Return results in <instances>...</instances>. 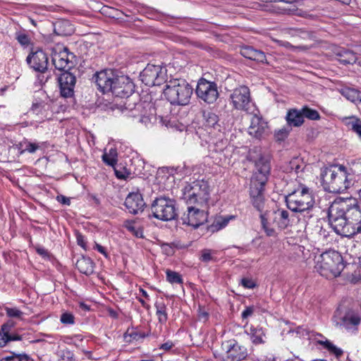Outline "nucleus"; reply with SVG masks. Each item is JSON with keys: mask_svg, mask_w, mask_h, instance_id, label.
I'll return each mask as SVG.
<instances>
[{"mask_svg": "<svg viewBox=\"0 0 361 361\" xmlns=\"http://www.w3.org/2000/svg\"><path fill=\"white\" fill-rule=\"evenodd\" d=\"M329 221L338 235L352 238L361 233V208L355 199H350L341 208L336 204L329 209Z\"/></svg>", "mask_w": 361, "mask_h": 361, "instance_id": "obj_1", "label": "nucleus"}, {"mask_svg": "<svg viewBox=\"0 0 361 361\" xmlns=\"http://www.w3.org/2000/svg\"><path fill=\"white\" fill-rule=\"evenodd\" d=\"M93 78L102 93L111 92L116 97L126 100L134 92L135 85L128 76L117 75L111 69L97 72Z\"/></svg>", "mask_w": 361, "mask_h": 361, "instance_id": "obj_2", "label": "nucleus"}, {"mask_svg": "<svg viewBox=\"0 0 361 361\" xmlns=\"http://www.w3.org/2000/svg\"><path fill=\"white\" fill-rule=\"evenodd\" d=\"M320 178L324 189L333 193L343 192L353 185L352 175L342 165L322 169Z\"/></svg>", "mask_w": 361, "mask_h": 361, "instance_id": "obj_3", "label": "nucleus"}, {"mask_svg": "<svg viewBox=\"0 0 361 361\" xmlns=\"http://www.w3.org/2000/svg\"><path fill=\"white\" fill-rule=\"evenodd\" d=\"M192 92V86L183 79L169 80L164 90L166 99L171 104L180 106L189 104Z\"/></svg>", "mask_w": 361, "mask_h": 361, "instance_id": "obj_4", "label": "nucleus"}, {"mask_svg": "<svg viewBox=\"0 0 361 361\" xmlns=\"http://www.w3.org/2000/svg\"><path fill=\"white\" fill-rule=\"evenodd\" d=\"M344 267L341 254L335 250H329L319 255L315 269L321 276L333 279L341 274Z\"/></svg>", "mask_w": 361, "mask_h": 361, "instance_id": "obj_5", "label": "nucleus"}, {"mask_svg": "<svg viewBox=\"0 0 361 361\" xmlns=\"http://www.w3.org/2000/svg\"><path fill=\"white\" fill-rule=\"evenodd\" d=\"M182 191V199L186 205L208 209L210 192L207 183L202 180L195 181L186 185Z\"/></svg>", "mask_w": 361, "mask_h": 361, "instance_id": "obj_6", "label": "nucleus"}, {"mask_svg": "<svg viewBox=\"0 0 361 361\" xmlns=\"http://www.w3.org/2000/svg\"><path fill=\"white\" fill-rule=\"evenodd\" d=\"M249 157L255 164L250 185L259 188L264 187L270 176V156L262 153L259 149L255 148L250 152Z\"/></svg>", "mask_w": 361, "mask_h": 361, "instance_id": "obj_7", "label": "nucleus"}, {"mask_svg": "<svg viewBox=\"0 0 361 361\" xmlns=\"http://www.w3.org/2000/svg\"><path fill=\"white\" fill-rule=\"evenodd\" d=\"M262 228L267 236L276 237L277 233L271 224L275 225L278 229L284 230L290 225V215L287 210L278 209L268 212L260 215Z\"/></svg>", "mask_w": 361, "mask_h": 361, "instance_id": "obj_8", "label": "nucleus"}, {"mask_svg": "<svg viewBox=\"0 0 361 361\" xmlns=\"http://www.w3.org/2000/svg\"><path fill=\"white\" fill-rule=\"evenodd\" d=\"M288 208L295 212H302L313 207L314 197L310 190L300 185L290 193L286 195Z\"/></svg>", "mask_w": 361, "mask_h": 361, "instance_id": "obj_9", "label": "nucleus"}, {"mask_svg": "<svg viewBox=\"0 0 361 361\" xmlns=\"http://www.w3.org/2000/svg\"><path fill=\"white\" fill-rule=\"evenodd\" d=\"M337 327L345 330L348 333L355 334L361 323L360 313L354 309L338 307L334 316Z\"/></svg>", "mask_w": 361, "mask_h": 361, "instance_id": "obj_10", "label": "nucleus"}, {"mask_svg": "<svg viewBox=\"0 0 361 361\" xmlns=\"http://www.w3.org/2000/svg\"><path fill=\"white\" fill-rule=\"evenodd\" d=\"M152 216L157 219L169 221L178 216L176 202L166 196L157 197L151 204Z\"/></svg>", "mask_w": 361, "mask_h": 361, "instance_id": "obj_11", "label": "nucleus"}, {"mask_svg": "<svg viewBox=\"0 0 361 361\" xmlns=\"http://www.w3.org/2000/svg\"><path fill=\"white\" fill-rule=\"evenodd\" d=\"M229 99L233 107L237 110L244 111L247 114L258 111L255 104L252 102L250 89L245 85L235 88L230 94Z\"/></svg>", "mask_w": 361, "mask_h": 361, "instance_id": "obj_12", "label": "nucleus"}, {"mask_svg": "<svg viewBox=\"0 0 361 361\" xmlns=\"http://www.w3.org/2000/svg\"><path fill=\"white\" fill-rule=\"evenodd\" d=\"M207 208L187 205V210L183 214L181 220L183 224L196 228L207 222Z\"/></svg>", "mask_w": 361, "mask_h": 361, "instance_id": "obj_13", "label": "nucleus"}, {"mask_svg": "<svg viewBox=\"0 0 361 361\" xmlns=\"http://www.w3.org/2000/svg\"><path fill=\"white\" fill-rule=\"evenodd\" d=\"M197 97L207 104H213L219 97L217 85L214 82H210L201 78L197 85Z\"/></svg>", "mask_w": 361, "mask_h": 361, "instance_id": "obj_14", "label": "nucleus"}, {"mask_svg": "<svg viewBox=\"0 0 361 361\" xmlns=\"http://www.w3.org/2000/svg\"><path fill=\"white\" fill-rule=\"evenodd\" d=\"M165 73L160 66L147 64L140 73V80L147 86L160 85L165 80Z\"/></svg>", "mask_w": 361, "mask_h": 361, "instance_id": "obj_15", "label": "nucleus"}, {"mask_svg": "<svg viewBox=\"0 0 361 361\" xmlns=\"http://www.w3.org/2000/svg\"><path fill=\"white\" fill-rule=\"evenodd\" d=\"M73 54L66 47L56 46L52 49L51 61L55 68L59 71L70 69L73 66Z\"/></svg>", "mask_w": 361, "mask_h": 361, "instance_id": "obj_16", "label": "nucleus"}, {"mask_svg": "<svg viewBox=\"0 0 361 361\" xmlns=\"http://www.w3.org/2000/svg\"><path fill=\"white\" fill-rule=\"evenodd\" d=\"M30 68L35 71L44 73L49 63L48 56L42 49L32 50L26 59Z\"/></svg>", "mask_w": 361, "mask_h": 361, "instance_id": "obj_17", "label": "nucleus"}, {"mask_svg": "<svg viewBox=\"0 0 361 361\" xmlns=\"http://www.w3.org/2000/svg\"><path fill=\"white\" fill-rule=\"evenodd\" d=\"M61 96L63 98H71L74 95V87L76 82L75 76L69 71H64L58 78Z\"/></svg>", "mask_w": 361, "mask_h": 361, "instance_id": "obj_18", "label": "nucleus"}, {"mask_svg": "<svg viewBox=\"0 0 361 361\" xmlns=\"http://www.w3.org/2000/svg\"><path fill=\"white\" fill-rule=\"evenodd\" d=\"M66 109V106L61 104V102L59 99L50 101V103L35 100L31 107V111L34 114L41 115H44L46 111L49 110L53 113H59L64 111Z\"/></svg>", "mask_w": 361, "mask_h": 361, "instance_id": "obj_19", "label": "nucleus"}, {"mask_svg": "<svg viewBox=\"0 0 361 361\" xmlns=\"http://www.w3.org/2000/svg\"><path fill=\"white\" fill-rule=\"evenodd\" d=\"M142 109V104L130 102V99L115 101L113 109L119 110L126 116L138 118L140 116V111Z\"/></svg>", "mask_w": 361, "mask_h": 361, "instance_id": "obj_20", "label": "nucleus"}, {"mask_svg": "<svg viewBox=\"0 0 361 361\" xmlns=\"http://www.w3.org/2000/svg\"><path fill=\"white\" fill-rule=\"evenodd\" d=\"M258 113L259 111H255L253 114H250L252 116L251 118L250 126L248 128V133L250 135L256 138H261L266 135L268 124L260 116L258 115Z\"/></svg>", "mask_w": 361, "mask_h": 361, "instance_id": "obj_21", "label": "nucleus"}, {"mask_svg": "<svg viewBox=\"0 0 361 361\" xmlns=\"http://www.w3.org/2000/svg\"><path fill=\"white\" fill-rule=\"evenodd\" d=\"M125 206L130 213L136 214L143 211L145 202L140 192H131L126 198Z\"/></svg>", "mask_w": 361, "mask_h": 361, "instance_id": "obj_22", "label": "nucleus"}, {"mask_svg": "<svg viewBox=\"0 0 361 361\" xmlns=\"http://www.w3.org/2000/svg\"><path fill=\"white\" fill-rule=\"evenodd\" d=\"M13 326L14 322L13 321H8L1 326L0 329V348L4 347L10 341L21 339L20 336L10 334Z\"/></svg>", "mask_w": 361, "mask_h": 361, "instance_id": "obj_23", "label": "nucleus"}, {"mask_svg": "<svg viewBox=\"0 0 361 361\" xmlns=\"http://www.w3.org/2000/svg\"><path fill=\"white\" fill-rule=\"evenodd\" d=\"M240 54L248 59L255 61L259 63H267V58L264 52L256 49L252 47L244 46L240 48Z\"/></svg>", "mask_w": 361, "mask_h": 361, "instance_id": "obj_24", "label": "nucleus"}, {"mask_svg": "<svg viewBox=\"0 0 361 361\" xmlns=\"http://www.w3.org/2000/svg\"><path fill=\"white\" fill-rule=\"evenodd\" d=\"M264 187L259 188L257 185H250V194L253 206L260 211L264 206Z\"/></svg>", "mask_w": 361, "mask_h": 361, "instance_id": "obj_25", "label": "nucleus"}, {"mask_svg": "<svg viewBox=\"0 0 361 361\" xmlns=\"http://www.w3.org/2000/svg\"><path fill=\"white\" fill-rule=\"evenodd\" d=\"M286 120L287 125L291 128L292 127L301 126L304 123L300 110L296 109H291L288 111Z\"/></svg>", "mask_w": 361, "mask_h": 361, "instance_id": "obj_26", "label": "nucleus"}, {"mask_svg": "<svg viewBox=\"0 0 361 361\" xmlns=\"http://www.w3.org/2000/svg\"><path fill=\"white\" fill-rule=\"evenodd\" d=\"M247 356V349L245 346L234 344L228 351L227 357L231 361H241Z\"/></svg>", "mask_w": 361, "mask_h": 361, "instance_id": "obj_27", "label": "nucleus"}, {"mask_svg": "<svg viewBox=\"0 0 361 361\" xmlns=\"http://www.w3.org/2000/svg\"><path fill=\"white\" fill-rule=\"evenodd\" d=\"M75 266L80 273L87 276L94 272V263L90 257H81L77 260Z\"/></svg>", "mask_w": 361, "mask_h": 361, "instance_id": "obj_28", "label": "nucleus"}, {"mask_svg": "<svg viewBox=\"0 0 361 361\" xmlns=\"http://www.w3.org/2000/svg\"><path fill=\"white\" fill-rule=\"evenodd\" d=\"M251 341L255 345L264 344L266 343V331L262 327L251 326L250 333Z\"/></svg>", "mask_w": 361, "mask_h": 361, "instance_id": "obj_29", "label": "nucleus"}, {"mask_svg": "<svg viewBox=\"0 0 361 361\" xmlns=\"http://www.w3.org/2000/svg\"><path fill=\"white\" fill-rule=\"evenodd\" d=\"M340 93L348 100L354 104H361V91L349 87L340 89Z\"/></svg>", "mask_w": 361, "mask_h": 361, "instance_id": "obj_30", "label": "nucleus"}, {"mask_svg": "<svg viewBox=\"0 0 361 361\" xmlns=\"http://www.w3.org/2000/svg\"><path fill=\"white\" fill-rule=\"evenodd\" d=\"M343 123L355 133L361 140V119L357 116H346L342 118Z\"/></svg>", "mask_w": 361, "mask_h": 361, "instance_id": "obj_31", "label": "nucleus"}, {"mask_svg": "<svg viewBox=\"0 0 361 361\" xmlns=\"http://www.w3.org/2000/svg\"><path fill=\"white\" fill-rule=\"evenodd\" d=\"M54 32L58 35H70L73 32V27L68 20H59L54 23Z\"/></svg>", "mask_w": 361, "mask_h": 361, "instance_id": "obj_32", "label": "nucleus"}, {"mask_svg": "<svg viewBox=\"0 0 361 361\" xmlns=\"http://www.w3.org/2000/svg\"><path fill=\"white\" fill-rule=\"evenodd\" d=\"M336 55L338 61L344 65L354 64L357 60L356 54L348 49H342L339 51Z\"/></svg>", "mask_w": 361, "mask_h": 361, "instance_id": "obj_33", "label": "nucleus"}, {"mask_svg": "<svg viewBox=\"0 0 361 361\" xmlns=\"http://www.w3.org/2000/svg\"><path fill=\"white\" fill-rule=\"evenodd\" d=\"M147 336V334L137 329H128L124 334V338L127 342H133L140 341Z\"/></svg>", "mask_w": 361, "mask_h": 361, "instance_id": "obj_34", "label": "nucleus"}, {"mask_svg": "<svg viewBox=\"0 0 361 361\" xmlns=\"http://www.w3.org/2000/svg\"><path fill=\"white\" fill-rule=\"evenodd\" d=\"M203 125L206 128H216L219 126L218 125L219 118L218 116L212 111H204L202 114Z\"/></svg>", "mask_w": 361, "mask_h": 361, "instance_id": "obj_35", "label": "nucleus"}, {"mask_svg": "<svg viewBox=\"0 0 361 361\" xmlns=\"http://www.w3.org/2000/svg\"><path fill=\"white\" fill-rule=\"evenodd\" d=\"M156 315L159 323L164 324L168 319L167 308L162 300L155 302Z\"/></svg>", "mask_w": 361, "mask_h": 361, "instance_id": "obj_36", "label": "nucleus"}, {"mask_svg": "<svg viewBox=\"0 0 361 361\" xmlns=\"http://www.w3.org/2000/svg\"><path fill=\"white\" fill-rule=\"evenodd\" d=\"M117 151L116 149L111 148L108 153L102 155V160L109 166H114L117 162Z\"/></svg>", "mask_w": 361, "mask_h": 361, "instance_id": "obj_37", "label": "nucleus"}, {"mask_svg": "<svg viewBox=\"0 0 361 361\" xmlns=\"http://www.w3.org/2000/svg\"><path fill=\"white\" fill-rule=\"evenodd\" d=\"M300 111L303 118H307L312 121H317L320 118V115L319 112L315 109L308 107L307 106H303L300 109Z\"/></svg>", "mask_w": 361, "mask_h": 361, "instance_id": "obj_38", "label": "nucleus"}, {"mask_svg": "<svg viewBox=\"0 0 361 361\" xmlns=\"http://www.w3.org/2000/svg\"><path fill=\"white\" fill-rule=\"evenodd\" d=\"M20 147L22 149V152H27L29 153H35L39 149V145L35 142L24 140L20 142Z\"/></svg>", "mask_w": 361, "mask_h": 361, "instance_id": "obj_39", "label": "nucleus"}, {"mask_svg": "<svg viewBox=\"0 0 361 361\" xmlns=\"http://www.w3.org/2000/svg\"><path fill=\"white\" fill-rule=\"evenodd\" d=\"M226 140H219L216 142L212 140L209 142L208 148L209 151H212L214 152H222L224 149L226 147Z\"/></svg>", "mask_w": 361, "mask_h": 361, "instance_id": "obj_40", "label": "nucleus"}, {"mask_svg": "<svg viewBox=\"0 0 361 361\" xmlns=\"http://www.w3.org/2000/svg\"><path fill=\"white\" fill-rule=\"evenodd\" d=\"M319 343L324 346L329 352L334 354L337 357L343 355V350L341 348H337L332 343L329 341H319Z\"/></svg>", "mask_w": 361, "mask_h": 361, "instance_id": "obj_41", "label": "nucleus"}, {"mask_svg": "<svg viewBox=\"0 0 361 361\" xmlns=\"http://www.w3.org/2000/svg\"><path fill=\"white\" fill-rule=\"evenodd\" d=\"M166 274V279L169 283L178 284L183 283V279L178 273L171 270H167Z\"/></svg>", "mask_w": 361, "mask_h": 361, "instance_id": "obj_42", "label": "nucleus"}, {"mask_svg": "<svg viewBox=\"0 0 361 361\" xmlns=\"http://www.w3.org/2000/svg\"><path fill=\"white\" fill-rule=\"evenodd\" d=\"M283 13L288 15H293L297 16H300L305 18H309L312 16V15L309 14L306 11H303L295 8H288L283 9Z\"/></svg>", "mask_w": 361, "mask_h": 361, "instance_id": "obj_43", "label": "nucleus"}, {"mask_svg": "<svg viewBox=\"0 0 361 361\" xmlns=\"http://www.w3.org/2000/svg\"><path fill=\"white\" fill-rule=\"evenodd\" d=\"M291 130L292 128L287 125L281 129L276 131L275 137L279 141L284 140L288 137Z\"/></svg>", "mask_w": 361, "mask_h": 361, "instance_id": "obj_44", "label": "nucleus"}, {"mask_svg": "<svg viewBox=\"0 0 361 361\" xmlns=\"http://www.w3.org/2000/svg\"><path fill=\"white\" fill-rule=\"evenodd\" d=\"M15 38L22 46H27L30 43L29 36L24 32H16Z\"/></svg>", "mask_w": 361, "mask_h": 361, "instance_id": "obj_45", "label": "nucleus"}, {"mask_svg": "<svg viewBox=\"0 0 361 361\" xmlns=\"http://www.w3.org/2000/svg\"><path fill=\"white\" fill-rule=\"evenodd\" d=\"M274 41L277 42L279 46L284 47L291 49V50H295V49L307 50L308 49V47L306 46L295 47V46L292 45L290 42H286V41H281V40H278V39H274Z\"/></svg>", "mask_w": 361, "mask_h": 361, "instance_id": "obj_46", "label": "nucleus"}, {"mask_svg": "<svg viewBox=\"0 0 361 361\" xmlns=\"http://www.w3.org/2000/svg\"><path fill=\"white\" fill-rule=\"evenodd\" d=\"M4 310L9 317L21 318L23 314V312L17 308L6 307Z\"/></svg>", "mask_w": 361, "mask_h": 361, "instance_id": "obj_47", "label": "nucleus"}, {"mask_svg": "<svg viewBox=\"0 0 361 361\" xmlns=\"http://www.w3.org/2000/svg\"><path fill=\"white\" fill-rule=\"evenodd\" d=\"M61 322L64 324H73L75 322V318L72 314L65 312L61 316Z\"/></svg>", "mask_w": 361, "mask_h": 361, "instance_id": "obj_48", "label": "nucleus"}, {"mask_svg": "<svg viewBox=\"0 0 361 361\" xmlns=\"http://www.w3.org/2000/svg\"><path fill=\"white\" fill-rule=\"evenodd\" d=\"M1 361H32L27 355H18L3 359Z\"/></svg>", "mask_w": 361, "mask_h": 361, "instance_id": "obj_49", "label": "nucleus"}, {"mask_svg": "<svg viewBox=\"0 0 361 361\" xmlns=\"http://www.w3.org/2000/svg\"><path fill=\"white\" fill-rule=\"evenodd\" d=\"M127 228L129 231L133 233L137 238H143V230L140 227H136L135 226L130 224L127 226Z\"/></svg>", "mask_w": 361, "mask_h": 361, "instance_id": "obj_50", "label": "nucleus"}, {"mask_svg": "<svg viewBox=\"0 0 361 361\" xmlns=\"http://www.w3.org/2000/svg\"><path fill=\"white\" fill-rule=\"evenodd\" d=\"M200 259L203 262H209L213 260L212 251L210 250L204 249L202 251V255Z\"/></svg>", "mask_w": 361, "mask_h": 361, "instance_id": "obj_51", "label": "nucleus"}, {"mask_svg": "<svg viewBox=\"0 0 361 361\" xmlns=\"http://www.w3.org/2000/svg\"><path fill=\"white\" fill-rule=\"evenodd\" d=\"M241 284L247 288H253L255 287L256 284L255 283L250 279L247 278H243L241 280Z\"/></svg>", "mask_w": 361, "mask_h": 361, "instance_id": "obj_52", "label": "nucleus"}, {"mask_svg": "<svg viewBox=\"0 0 361 361\" xmlns=\"http://www.w3.org/2000/svg\"><path fill=\"white\" fill-rule=\"evenodd\" d=\"M62 359L64 361H73L74 360V355H73V353L68 350H63L62 352Z\"/></svg>", "mask_w": 361, "mask_h": 361, "instance_id": "obj_53", "label": "nucleus"}, {"mask_svg": "<svg viewBox=\"0 0 361 361\" xmlns=\"http://www.w3.org/2000/svg\"><path fill=\"white\" fill-rule=\"evenodd\" d=\"M114 171L116 176L119 179L126 180L129 176V173L126 171H120L116 169H115Z\"/></svg>", "mask_w": 361, "mask_h": 361, "instance_id": "obj_54", "label": "nucleus"}, {"mask_svg": "<svg viewBox=\"0 0 361 361\" xmlns=\"http://www.w3.org/2000/svg\"><path fill=\"white\" fill-rule=\"evenodd\" d=\"M254 312L253 307H247L245 310L242 312V318L247 319L248 317L251 316Z\"/></svg>", "mask_w": 361, "mask_h": 361, "instance_id": "obj_55", "label": "nucleus"}, {"mask_svg": "<svg viewBox=\"0 0 361 361\" xmlns=\"http://www.w3.org/2000/svg\"><path fill=\"white\" fill-rule=\"evenodd\" d=\"M174 346V343L171 341H168L166 343H163L160 346V349L164 351L170 350Z\"/></svg>", "mask_w": 361, "mask_h": 361, "instance_id": "obj_56", "label": "nucleus"}, {"mask_svg": "<svg viewBox=\"0 0 361 361\" xmlns=\"http://www.w3.org/2000/svg\"><path fill=\"white\" fill-rule=\"evenodd\" d=\"M56 200L59 202H60L63 204L69 205L71 204L70 199L63 195H58L56 197Z\"/></svg>", "mask_w": 361, "mask_h": 361, "instance_id": "obj_57", "label": "nucleus"}, {"mask_svg": "<svg viewBox=\"0 0 361 361\" xmlns=\"http://www.w3.org/2000/svg\"><path fill=\"white\" fill-rule=\"evenodd\" d=\"M138 122L141 123H144L145 126H147L148 123L151 122V119L149 116L140 114L138 118Z\"/></svg>", "mask_w": 361, "mask_h": 361, "instance_id": "obj_58", "label": "nucleus"}, {"mask_svg": "<svg viewBox=\"0 0 361 361\" xmlns=\"http://www.w3.org/2000/svg\"><path fill=\"white\" fill-rule=\"evenodd\" d=\"M37 252L39 255H42L44 257H48L49 256V252L47 250H45L44 248L43 247H37Z\"/></svg>", "mask_w": 361, "mask_h": 361, "instance_id": "obj_59", "label": "nucleus"}, {"mask_svg": "<svg viewBox=\"0 0 361 361\" xmlns=\"http://www.w3.org/2000/svg\"><path fill=\"white\" fill-rule=\"evenodd\" d=\"M95 247L98 252H99L100 253L103 254L104 256L106 257L107 255L105 251V248L103 246H102L99 244H96Z\"/></svg>", "mask_w": 361, "mask_h": 361, "instance_id": "obj_60", "label": "nucleus"}, {"mask_svg": "<svg viewBox=\"0 0 361 361\" xmlns=\"http://www.w3.org/2000/svg\"><path fill=\"white\" fill-rule=\"evenodd\" d=\"M82 238L83 237L81 235H79L77 237V241L79 245H80L82 247H85V244Z\"/></svg>", "mask_w": 361, "mask_h": 361, "instance_id": "obj_61", "label": "nucleus"}, {"mask_svg": "<svg viewBox=\"0 0 361 361\" xmlns=\"http://www.w3.org/2000/svg\"><path fill=\"white\" fill-rule=\"evenodd\" d=\"M297 0H270V2H284L286 4H293Z\"/></svg>", "mask_w": 361, "mask_h": 361, "instance_id": "obj_62", "label": "nucleus"}, {"mask_svg": "<svg viewBox=\"0 0 361 361\" xmlns=\"http://www.w3.org/2000/svg\"><path fill=\"white\" fill-rule=\"evenodd\" d=\"M140 293L142 294V295L145 298H149V295L147 294V291L145 290L143 288H140Z\"/></svg>", "mask_w": 361, "mask_h": 361, "instance_id": "obj_63", "label": "nucleus"}, {"mask_svg": "<svg viewBox=\"0 0 361 361\" xmlns=\"http://www.w3.org/2000/svg\"><path fill=\"white\" fill-rule=\"evenodd\" d=\"M138 300H139V302L141 303V305H142V307H145V308H147V309H148V308H149V305L145 302V301L143 299H142V298H138Z\"/></svg>", "mask_w": 361, "mask_h": 361, "instance_id": "obj_64", "label": "nucleus"}]
</instances>
